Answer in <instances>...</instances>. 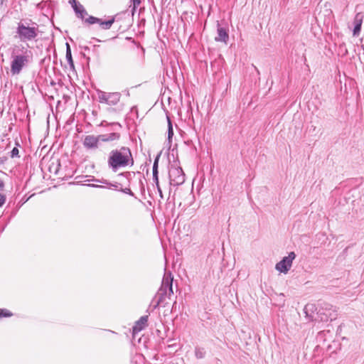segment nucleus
Instances as JSON below:
<instances>
[{"mask_svg":"<svg viewBox=\"0 0 364 364\" xmlns=\"http://www.w3.org/2000/svg\"><path fill=\"white\" fill-rule=\"evenodd\" d=\"M107 163L108 168L113 172L133 166L134 159L130 149L127 146H121L111 150Z\"/></svg>","mask_w":364,"mask_h":364,"instance_id":"f257e3e1","label":"nucleus"},{"mask_svg":"<svg viewBox=\"0 0 364 364\" xmlns=\"http://www.w3.org/2000/svg\"><path fill=\"white\" fill-rule=\"evenodd\" d=\"M38 33V26H29L28 24L19 22L16 28V36L21 41H31L34 40Z\"/></svg>","mask_w":364,"mask_h":364,"instance_id":"f03ea898","label":"nucleus"},{"mask_svg":"<svg viewBox=\"0 0 364 364\" xmlns=\"http://www.w3.org/2000/svg\"><path fill=\"white\" fill-rule=\"evenodd\" d=\"M31 52L26 51L23 55L12 54L11 62V73L13 75H18L31 60Z\"/></svg>","mask_w":364,"mask_h":364,"instance_id":"7ed1b4c3","label":"nucleus"},{"mask_svg":"<svg viewBox=\"0 0 364 364\" xmlns=\"http://www.w3.org/2000/svg\"><path fill=\"white\" fill-rule=\"evenodd\" d=\"M98 101L108 105H116L120 100L121 93L118 92H106L102 90H97Z\"/></svg>","mask_w":364,"mask_h":364,"instance_id":"20e7f679","label":"nucleus"},{"mask_svg":"<svg viewBox=\"0 0 364 364\" xmlns=\"http://www.w3.org/2000/svg\"><path fill=\"white\" fill-rule=\"evenodd\" d=\"M170 183L173 186H179L185 181V174L179 166H172L169 169Z\"/></svg>","mask_w":364,"mask_h":364,"instance_id":"39448f33","label":"nucleus"},{"mask_svg":"<svg viewBox=\"0 0 364 364\" xmlns=\"http://www.w3.org/2000/svg\"><path fill=\"white\" fill-rule=\"evenodd\" d=\"M295 258L296 254L294 252H289L288 256L283 257L280 262L276 264V270L281 273L287 274L291 269L293 261Z\"/></svg>","mask_w":364,"mask_h":364,"instance_id":"423d86ee","label":"nucleus"},{"mask_svg":"<svg viewBox=\"0 0 364 364\" xmlns=\"http://www.w3.org/2000/svg\"><path fill=\"white\" fill-rule=\"evenodd\" d=\"M100 141L101 139L100 135H87L82 141V145L87 150L93 151L99 148Z\"/></svg>","mask_w":364,"mask_h":364,"instance_id":"0eeeda50","label":"nucleus"},{"mask_svg":"<svg viewBox=\"0 0 364 364\" xmlns=\"http://www.w3.org/2000/svg\"><path fill=\"white\" fill-rule=\"evenodd\" d=\"M172 283L173 278L171 277V273H169V277L166 275L164 277L161 286L159 291L161 298H162L164 295L166 294L170 297L173 294Z\"/></svg>","mask_w":364,"mask_h":364,"instance_id":"6e6552de","label":"nucleus"},{"mask_svg":"<svg viewBox=\"0 0 364 364\" xmlns=\"http://www.w3.org/2000/svg\"><path fill=\"white\" fill-rule=\"evenodd\" d=\"M363 18H364V16L360 12L357 13L356 15L355 16L354 21H353L354 28L353 31V35L354 36H358L360 34Z\"/></svg>","mask_w":364,"mask_h":364,"instance_id":"1a4fd4ad","label":"nucleus"},{"mask_svg":"<svg viewBox=\"0 0 364 364\" xmlns=\"http://www.w3.org/2000/svg\"><path fill=\"white\" fill-rule=\"evenodd\" d=\"M218 35L215 37V41L217 42H223L227 44L228 39H229V35L227 32V31L220 27V25L218 23Z\"/></svg>","mask_w":364,"mask_h":364,"instance_id":"9d476101","label":"nucleus"},{"mask_svg":"<svg viewBox=\"0 0 364 364\" xmlns=\"http://www.w3.org/2000/svg\"><path fill=\"white\" fill-rule=\"evenodd\" d=\"M147 316H141L133 326V334H136L138 332L141 331L142 329H144L147 324Z\"/></svg>","mask_w":364,"mask_h":364,"instance_id":"9b49d317","label":"nucleus"},{"mask_svg":"<svg viewBox=\"0 0 364 364\" xmlns=\"http://www.w3.org/2000/svg\"><path fill=\"white\" fill-rule=\"evenodd\" d=\"M316 310V307L314 304H307L304 309V313L306 314V317L308 318L309 321L316 320L314 316V311Z\"/></svg>","mask_w":364,"mask_h":364,"instance_id":"f8f14e48","label":"nucleus"},{"mask_svg":"<svg viewBox=\"0 0 364 364\" xmlns=\"http://www.w3.org/2000/svg\"><path fill=\"white\" fill-rule=\"evenodd\" d=\"M101 141L102 142H108L112 141L115 140H118L120 137V134L119 133H109L107 134H100Z\"/></svg>","mask_w":364,"mask_h":364,"instance_id":"ddd939ff","label":"nucleus"},{"mask_svg":"<svg viewBox=\"0 0 364 364\" xmlns=\"http://www.w3.org/2000/svg\"><path fill=\"white\" fill-rule=\"evenodd\" d=\"M114 22V17H112L111 19H109L108 21H102V19L100 18V22H98V23L100 24V26H101V28L102 29L107 30L111 28V26H112Z\"/></svg>","mask_w":364,"mask_h":364,"instance_id":"4468645a","label":"nucleus"},{"mask_svg":"<svg viewBox=\"0 0 364 364\" xmlns=\"http://www.w3.org/2000/svg\"><path fill=\"white\" fill-rule=\"evenodd\" d=\"M73 8H74L75 11L77 14L78 17L82 19H84L85 16L87 15V14L86 11L85 10V9L83 8V6L82 5L77 6V5L75 4Z\"/></svg>","mask_w":364,"mask_h":364,"instance_id":"2eb2a0df","label":"nucleus"},{"mask_svg":"<svg viewBox=\"0 0 364 364\" xmlns=\"http://www.w3.org/2000/svg\"><path fill=\"white\" fill-rule=\"evenodd\" d=\"M66 60L68 61V63L70 66L71 68H74V63L72 58L71 54V49L70 47V45L68 43H66Z\"/></svg>","mask_w":364,"mask_h":364,"instance_id":"dca6fc26","label":"nucleus"},{"mask_svg":"<svg viewBox=\"0 0 364 364\" xmlns=\"http://www.w3.org/2000/svg\"><path fill=\"white\" fill-rule=\"evenodd\" d=\"M167 122H168V143H171V139L173 136V126L171 121V119L168 116H167Z\"/></svg>","mask_w":364,"mask_h":364,"instance_id":"f3484780","label":"nucleus"},{"mask_svg":"<svg viewBox=\"0 0 364 364\" xmlns=\"http://www.w3.org/2000/svg\"><path fill=\"white\" fill-rule=\"evenodd\" d=\"M205 355V350L203 348L196 347L195 348V356L198 359H202Z\"/></svg>","mask_w":364,"mask_h":364,"instance_id":"a211bd4d","label":"nucleus"},{"mask_svg":"<svg viewBox=\"0 0 364 364\" xmlns=\"http://www.w3.org/2000/svg\"><path fill=\"white\" fill-rule=\"evenodd\" d=\"M85 21L89 24L98 23V22H100V18L90 16L85 18Z\"/></svg>","mask_w":364,"mask_h":364,"instance_id":"6ab92c4d","label":"nucleus"},{"mask_svg":"<svg viewBox=\"0 0 364 364\" xmlns=\"http://www.w3.org/2000/svg\"><path fill=\"white\" fill-rule=\"evenodd\" d=\"M102 183L108 185V188H109L117 189L119 187V186H120V184L119 183H117V182H115V183H108L107 181H106V180L102 181Z\"/></svg>","mask_w":364,"mask_h":364,"instance_id":"aec40b11","label":"nucleus"},{"mask_svg":"<svg viewBox=\"0 0 364 364\" xmlns=\"http://www.w3.org/2000/svg\"><path fill=\"white\" fill-rule=\"evenodd\" d=\"M12 316L11 311L6 309H0V318L1 317H10Z\"/></svg>","mask_w":364,"mask_h":364,"instance_id":"412c9836","label":"nucleus"},{"mask_svg":"<svg viewBox=\"0 0 364 364\" xmlns=\"http://www.w3.org/2000/svg\"><path fill=\"white\" fill-rule=\"evenodd\" d=\"M158 163H159V157L155 159L154 165H153V173H158Z\"/></svg>","mask_w":364,"mask_h":364,"instance_id":"4be33fe9","label":"nucleus"},{"mask_svg":"<svg viewBox=\"0 0 364 364\" xmlns=\"http://www.w3.org/2000/svg\"><path fill=\"white\" fill-rule=\"evenodd\" d=\"M18 148L16 147H14L11 151V158H14V157H18Z\"/></svg>","mask_w":364,"mask_h":364,"instance_id":"5701e85b","label":"nucleus"},{"mask_svg":"<svg viewBox=\"0 0 364 364\" xmlns=\"http://www.w3.org/2000/svg\"><path fill=\"white\" fill-rule=\"evenodd\" d=\"M153 180L156 183V186L159 185L158 173H153Z\"/></svg>","mask_w":364,"mask_h":364,"instance_id":"b1692460","label":"nucleus"},{"mask_svg":"<svg viewBox=\"0 0 364 364\" xmlns=\"http://www.w3.org/2000/svg\"><path fill=\"white\" fill-rule=\"evenodd\" d=\"M6 201V198L4 195L0 193V207H1Z\"/></svg>","mask_w":364,"mask_h":364,"instance_id":"393cba45","label":"nucleus"},{"mask_svg":"<svg viewBox=\"0 0 364 364\" xmlns=\"http://www.w3.org/2000/svg\"><path fill=\"white\" fill-rule=\"evenodd\" d=\"M133 4H134V9H135L136 6H138L140 3L141 0H132Z\"/></svg>","mask_w":364,"mask_h":364,"instance_id":"a878e982","label":"nucleus"},{"mask_svg":"<svg viewBox=\"0 0 364 364\" xmlns=\"http://www.w3.org/2000/svg\"><path fill=\"white\" fill-rule=\"evenodd\" d=\"M121 191L122 192L125 193H127V194H130V195L133 194L130 188H124V189H122Z\"/></svg>","mask_w":364,"mask_h":364,"instance_id":"bb28decb","label":"nucleus"},{"mask_svg":"<svg viewBox=\"0 0 364 364\" xmlns=\"http://www.w3.org/2000/svg\"><path fill=\"white\" fill-rule=\"evenodd\" d=\"M156 188H157V191H158V192H159V193L160 198H164V196H163L162 191H161V189L160 186H159V185L156 186Z\"/></svg>","mask_w":364,"mask_h":364,"instance_id":"cd10ccee","label":"nucleus"},{"mask_svg":"<svg viewBox=\"0 0 364 364\" xmlns=\"http://www.w3.org/2000/svg\"><path fill=\"white\" fill-rule=\"evenodd\" d=\"M4 187V183L2 180L0 179V190L3 189Z\"/></svg>","mask_w":364,"mask_h":364,"instance_id":"c85d7f7f","label":"nucleus"},{"mask_svg":"<svg viewBox=\"0 0 364 364\" xmlns=\"http://www.w3.org/2000/svg\"><path fill=\"white\" fill-rule=\"evenodd\" d=\"M90 186H93V187H97V188H103L102 186H97V185H95V184H91L90 185Z\"/></svg>","mask_w":364,"mask_h":364,"instance_id":"c756f323","label":"nucleus"},{"mask_svg":"<svg viewBox=\"0 0 364 364\" xmlns=\"http://www.w3.org/2000/svg\"><path fill=\"white\" fill-rule=\"evenodd\" d=\"M335 318H336L335 316H331L330 319H331V320H333V319H334Z\"/></svg>","mask_w":364,"mask_h":364,"instance_id":"7c9ffc66","label":"nucleus"},{"mask_svg":"<svg viewBox=\"0 0 364 364\" xmlns=\"http://www.w3.org/2000/svg\"><path fill=\"white\" fill-rule=\"evenodd\" d=\"M126 95H129V91H127V92H126Z\"/></svg>","mask_w":364,"mask_h":364,"instance_id":"2f4dec72","label":"nucleus"}]
</instances>
